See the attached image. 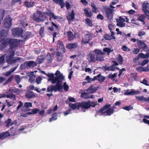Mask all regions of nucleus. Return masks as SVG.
Wrapping results in <instances>:
<instances>
[{
  "mask_svg": "<svg viewBox=\"0 0 149 149\" xmlns=\"http://www.w3.org/2000/svg\"><path fill=\"white\" fill-rule=\"evenodd\" d=\"M20 41L19 40L10 38H1L0 39V49L2 50L8 45L10 49L15 48L19 45Z\"/></svg>",
  "mask_w": 149,
  "mask_h": 149,
  "instance_id": "1",
  "label": "nucleus"
},
{
  "mask_svg": "<svg viewBox=\"0 0 149 149\" xmlns=\"http://www.w3.org/2000/svg\"><path fill=\"white\" fill-rule=\"evenodd\" d=\"M62 83V81H58L56 82V85L49 86L47 88V92H49L54 91L55 92H56L58 91L60 92H62L63 86Z\"/></svg>",
  "mask_w": 149,
  "mask_h": 149,
  "instance_id": "2",
  "label": "nucleus"
},
{
  "mask_svg": "<svg viewBox=\"0 0 149 149\" xmlns=\"http://www.w3.org/2000/svg\"><path fill=\"white\" fill-rule=\"evenodd\" d=\"M15 51L12 50L10 52V54L8 56H7L6 57V61L8 63L10 64H13L15 63L17 61L19 60L20 58L19 57H17V59L14 58L15 55Z\"/></svg>",
  "mask_w": 149,
  "mask_h": 149,
  "instance_id": "3",
  "label": "nucleus"
},
{
  "mask_svg": "<svg viewBox=\"0 0 149 149\" xmlns=\"http://www.w3.org/2000/svg\"><path fill=\"white\" fill-rule=\"evenodd\" d=\"M47 77H49V80L50 81L52 84H55L58 81H62L64 79V77L63 75L60 74L57 76L54 77L53 74H47Z\"/></svg>",
  "mask_w": 149,
  "mask_h": 149,
  "instance_id": "4",
  "label": "nucleus"
},
{
  "mask_svg": "<svg viewBox=\"0 0 149 149\" xmlns=\"http://www.w3.org/2000/svg\"><path fill=\"white\" fill-rule=\"evenodd\" d=\"M107 19L109 21H111L113 17V12L114 10L111 9L108 6H105L103 7Z\"/></svg>",
  "mask_w": 149,
  "mask_h": 149,
  "instance_id": "5",
  "label": "nucleus"
},
{
  "mask_svg": "<svg viewBox=\"0 0 149 149\" xmlns=\"http://www.w3.org/2000/svg\"><path fill=\"white\" fill-rule=\"evenodd\" d=\"M12 35L14 37H21L23 34V29L20 27H17L12 30Z\"/></svg>",
  "mask_w": 149,
  "mask_h": 149,
  "instance_id": "6",
  "label": "nucleus"
},
{
  "mask_svg": "<svg viewBox=\"0 0 149 149\" xmlns=\"http://www.w3.org/2000/svg\"><path fill=\"white\" fill-rule=\"evenodd\" d=\"M56 45L57 51L61 52L63 53H64L65 52L66 50L64 44L60 40H58Z\"/></svg>",
  "mask_w": 149,
  "mask_h": 149,
  "instance_id": "7",
  "label": "nucleus"
},
{
  "mask_svg": "<svg viewBox=\"0 0 149 149\" xmlns=\"http://www.w3.org/2000/svg\"><path fill=\"white\" fill-rule=\"evenodd\" d=\"M12 19L9 16H7L3 20V26L6 28L8 29L12 25Z\"/></svg>",
  "mask_w": 149,
  "mask_h": 149,
  "instance_id": "8",
  "label": "nucleus"
},
{
  "mask_svg": "<svg viewBox=\"0 0 149 149\" xmlns=\"http://www.w3.org/2000/svg\"><path fill=\"white\" fill-rule=\"evenodd\" d=\"M78 107L82 109H87L91 107L89 102L83 101L78 103Z\"/></svg>",
  "mask_w": 149,
  "mask_h": 149,
  "instance_id": "9",
  "label": "nucleus"
},
{
  "mask_svg": "<svg viewBox=\"0 0 149 149\" xmlns=\"http://www.w3.org/2000/svg\"><path fill=\"white\" fill-rule=\"evenodd\" d=\"M149 3L147 1H145L143 2L142 5V11L145 14H146L147 13L149 14V10H148V9L149 8Z\"/></svg>",
  "mask_w": 149,
  "mask_h": 149,
  "instance_id": "10",
  "label": "nucleus"
},
{
  "mask_svg": "<svg viewBox=\"0 0 149 149\" xmlns=\"http://www.w3.org/2000/svg\"><path fill=\"white\" fill-rule=\"evenodd\" d=\"M91 38V36L90 34H86L85 35L84 38L82 39L81 43L84 44L89 43Z\"/></svg>",
  "mask_w": 149,
  "mask_h": 149,
  "instance_id": "11",
  "label": "nucleus"
},
{
  "mask_svg": "<svg viewBox=\"0 0 149 149\" xmlns=\"http://www.w3.org/2000/svg\"><path fill=\"white\" fill-rule=\"evenodd\" d=\"M115 34V33L114 32H112L111 33V35L110 34H106L104 35L103 37L104 39L107 40H115L116 37L114 36Z\"/></svg>",
  "mask_w": 149,
  "mask_h": 149,
  "instance_id": "12",
  "label": "nucleus"
},
{
  "mask_svg": "<svg viewBox=\"0 0 149 149\" xmlns=\"http://www.w3.org/2000/svg\"><path fill=\"white\" fill-rule=\"evenodd\" d=\"M106 79L105 77L103 76L100 74H99L96 76H94L93 78V80H98L100 83H102Z\"/></svg>",
  "mask_w": 149,
  "mask_h": 149,
  "instance_id": "13",
  "label": "nucleus"
},
{
  "mask_svg": "<svg viewBox=\"0 0 149 149\" xmlns=\"http://www.w3.org/2000/svg\"><path fill=\"white\" fill-rule=\"evenodd\" d=\"M78 45L77 42L74 43H70L67 44L66 46V48L69 49H74L77 48Z\"/></svg>",
  "mask_w": 149,
  "mask_h": 149,
  "instance_id": "14",
  "label": "nucleus"
},
{
  "mask_svg": "<svg viewBox=\"0 0 149 149\" xmlns=\"http://www.w3.org/2000/svg\"><path fill=\"white\" fill-rule=\"evenodd\" d=\"M84 13L85 16L87 17L91 18L93 16V14L91 9L87 7L84 9Z\"/></svg>",
  "mask_w": 149,
  "mask_h": 149,
  "instance_id": "15",
  "label": "nucleus"
},
{
  "mask_svg": "<svg viewBox=\"0 0 149 149\" xmlns=\"http://www.w3.org/2000/svg\"><path fill=\"white\" fill-rule=\"evenodd\" d=\"M39 13L40 16L39 22H43L46 19L47 16L46 15H47V11L44 12L39 11Z\"/></svg>",
  "mask_w": 149,
  "mask_h": 149,
  "instance_id": "16",
  "label": "nucleus"
},
{
  "mask_svg": "<svg viewBox=\"0 0 149 149\" xmlns=\"http://www.w3.org/2000/svg\"><path fill=\"white\" fill-rule=\"evenodd\" d=\"M47 15L49 16V20L52 21V19L53 18L54 19H58V16H56L49 9L47 11Z\"/></svg>",
  "mask_w": 149,
  "mask_h": 149,
  "instance_id": "17",
  "label": "nucleus"
},
{
  "mask_svg": "<svg viewBox=\"0 0 149 149\" xmlns=\"http://www.w3.org/2000/svg\"><path fill=\"white\" fill-rule=\"evenodd\" d=\"M67 33L68 40L69 41H71L76 38L75 34L74 35L73 33L71 31H68Z\"/></svg>",
  "mask_w": 149,
  "mask_h": 149,
  "instance_id": "18",
  "label": "nucleus"
},
{
  "mask_svg": "<svg viewBox=\"0 0 149 149\" xmlns=\"http://www.w3.org/2000/svg\"><path fill=\"white\" fill-rule=\"evenodd\" d=\"M97 89V87H94V85H92L86 90V91L88 93H93L96 91Z\"/></svg>",
  "mask_w": 149,
  "mask_h": 149,
  "instance_id": "19",
  "label": "nucleus"
},
{
  "mask_svg": "<svg viewBox=\"0 0 149 149\" xmlns=\"http://www.w3.org/2000/svg\"><path fill=\"white\" fill-rule=\"evenodd\" d=\"M5 123L6 124V126L7 127H9L10 126H11L13 124H17V122L15 120H14L12 122V120L11 118H8L6 120Z\"/></svg>",
  "mask_w": 149,
  "mask_h": 149,
  "instance_id": "20",
  "label": "nucleus"
},
{
  "mask_svg": "<svg viewBox=\"0 0 149 149\" xmlns=\"http://www.w3.org/2000/svg\"><path fill=\"white\" fill-rule=\"evenodd\" d=\"M114 111H113L109 108L105 111L101 113V115L102 116L105 115L110 116L113 113Z\"/></svg>",
  "mask_w": 149,
  "mask_h": 149,
  "instance_id": "21",
  "label": "nucleus"
},
{
  "mask_svg": "<svg viewBox=\"0 0 149 149\" xmlns=\"http://www.w3.org/2000/svg\"><path fill=\"white\" fill-rule=\"evenodd\" d=\"M63 53L61 52L58 51H57L56 52V58L57 61L58 62H60L62 61L63 56Z\"/></svg>",
  "mask_w": 149,
  "mask_h": 149,
  "instance_id": "22",
  "label": "nucleus"
},
{
  "mask_svg": "<svg viewBox=\"0 0 149 149\" xmlns=\"http://www.w3.org/2000/svg\"><path fill=\"white\" fill-rule=\"evenodd\" d=\"M25 96L28 99H30L33 97H36L34 93L32 91H28L25 94Z\"/></svg>",
  "mask_w": 149,
  "mask_h": 149,
  "instance_id": "23",
  "label": "nucleus"
},
{
  "mask_svg": "<svg viewBox=\"0 0 149 149\" xmlns=\"http://www.w3.org/2000/svg\"><path fill=\"white\" fill-rule=\"evenodd\" d=\"M137 43L138 46L140 48H143V49H145L147 47L146 44L141 40H138Z\"/></svg>",
  "mask_w": 149,
  "mask_h": 149,
  "instance_id": "24",
  "label": "nucleus"
},
{
  "mask_svg": "<svg viewBox=\"0 0 149 149\" xmlns=\"http://www.w3.org/2000/svg\"><path fill=\"white\" fill-rule=\"evenodd\" d=\"M88 59L89 62H95L96 61L95 55L91 53L89 54Z\"/></svg>",
  "mask_w": 149,
  "mask_h": 149,
  "instance_id": "25",
  "label": "nucleus"
},
{
  "mask_svg": "<svg viewBox=\"0 0 149 149\" xmlns=\"http://www.w3.org/2000/svg\"><path fill=\"white\" fill-rule=\"evenodd\" d=\"M146 18V16L145 15L143 14L139 16L137 18V20L139 21L142 22L143 24H146V22L145 20Z\"/></svg>",
  "mask_w": 149,
  "mask_h": 149,
  "instance_id": "26",
  "label": "nucleus"
},
{
  "mask_svg": "<svg viewBox=\"0 0 149 149\" xmlns=\"http://www.w3.org/2000/svg\"><path fill=\"white\" fill-rule=\"evenodd\" d=\"M10 135V134L8 131L1 133L0 134V140H3L6 137L9 136Z\"/></svg>",
  "mask_w": 149,
  "mask_h": 149,
  "instance_id": "27",
  "label": "nucleus"
},
{
  "mask_svg": "<svg viewBox=\"0 0 149 149\" xmlns=\"http://www.w3.org/2000/svg\"><path fill=\"white\" fill-rule=\"evenodd\" d=\"M35 3V2L34 1H24V5L27 8H31L32 7Z\"/></svg>",
  "mask_w": 149,
  "mask_h": 149,
  "instance_id": "28",
  "label": "nucleus"
},
{
  "mask_svg": "<svg viewBox=\"0 0 149 149\" xmlns=\"http://www.w3.org/2000/svg\"><path fill=\"white\" fill-rule=\"evenodd\" d=\"M38 11H37L36 13H34L33 15V19L36 22H39L40 16Z\"/></svg>",
  "mask_w": 149,
  "mask_h": 149,
  "instance_id": "29",
  "label": "nucleus"
},
{
  "mask_svg": "<svg viewBox=\"0 0 149 149\" xmlns=\"http://www.w3.org/2000/svg\"><path fill=\"white\" fill-rule=\"evenodd\" d=\"M53 1L56 4L60 5L61 8H63L65 6V3L64 2V0H53Z\"/></svg>",
  "mask_w": 149,
  "mask_h": 149,
  "instance_id": "30",
  "label": "nucleus"
},
{
  "mask_svg": "<svg viewBox=\"0 0 149 149\" xmlns=\"http://www.w3.org/2000/svg\"><path fill=\"white\" fill-rule=\"evenodd\" d=\"M53 59V57L51 54L48 53L47 55L46 61L47 63H50L52 62Z\"/></svg>",
  "mask_w": 149,
  "mask_h": 149,
  "instance_id": "31",
  "label": "nucleus"
},
{
  "mask_svg": "<svg viewBox=\"0 0 149 149\" xmlns=\"http://www.w3.org/2000/svg\"><path fill=\"white\" fill-rule=\"evenodd\" d=\"M31 35V33L30 32H27L24 33L23 35H22L21 37L23 38L22 41H25L26 39L29 38Z\"/></svg>",
  "mask_w": 149,
  "mask_h": 149,
  "instance_id": "32",
  "label": "nucleus"
},
{
  "mask_svg": "<svg viewBox=\"0 0 149 149\" xmlns=\"http://www.w3.org/2000/svg\"><path fill=\"white\" fill-rule=\"evenodd\" d=\"M27 63L28 68H33L37 65L36 63L32 61H27Z\"/></svg>",
  "mask_w": 149,
  "mask_h": 149,
  "instance_id": "33",
  "label": "nucleus"
},
{
  "mask_svg": "<svg viewBox=\"0 0 149 149\" xmlns=\"http://www.w3.org/2000/svg\"><path fill=\"white\" fill-rule=\"evenodd\" d=\"M136 99L139 101H142L144 102L149 101V97H148L147 98H146L143 96H136Z\"/></svg>",
  "mask_w": 149,
  "mask_h": 149,
  "instance_id": "34",
  "label": "nucleus"
},
{
  "mask_svg": "<svg viewBox=\"0 0 149 149\" xmlns=\"http://www.w3.org/2000/svg\"><path fill=\"white\" fill-rule=\"evenodd\" d=\"M75 13L73 10H72L71 13L67 17L68 20H72L74 18Z\"/></svg>",
  "mask_w": 149,
  "mask_h": 149,
  "instance_id": "35",
  "label": "nucleus"
},
{
  "mask_svg": "<svg viewBox=\"0 0 149 149\" xmlns=\"http://www.w3.org/2000/svg\"><path fill=\"white\" fill-rule=\"evenodd\" d=\"M57 113H53L52 115V117L49 119V122H51L52 121L57 119Z\"/></svg>",
  "mask_w": 149,
  "mask_h": 149,
  "instance_id": "36",
  "label": "nucleus"
},
{
  "mask_svg": "<svg viewBox=\"0 0 149 149\" xmlns=\"http://www.w3.org/2000/svg\"><path fill=\"white\" fill-rule=\"evenodd\" d=\"M45 58L43 57V55H40L37 58V61L38 62V63L40 64L43 62L45 60Z\"/></svg>",
  "mask_w": 149,
  "mask_h": 149,
  "instance_id": "37",
  "label": "nucleus"
},
{
  "mask_svg": "<svg viewBox=\"0 0 149 149\" xmlns=\"http://www.w3.org/2000/svg\"><path fill=\"white\" fill-rule=\"evenodd\" d=\"M5 10L3 9L0 10V25L1 23V22L2 20L4 17Z\"/></svg>",
  "mask_w": 149,
  "mask_h": 149,
  "instance_id": "38",
  "label": "nucleus"
},
{
  "mask_svg": "<svg viewBox=\"0 0 149 149\" xmlns=\"http://www.w3.org/2000/svg\"><path fill=\"white\" fill-rule=\"evenodd\" d=\"M27 61L25 62L24 63L22 64L20 66V68L22 70H24L26 68L28 69Z\"/></svg>",
  "mask_w": 149,
  "mask_h": 149,
  "instance_id": "39",
  "label": "nucleus"
},
{
  "mask_svg": "<svg viewBox=\"0 0 149 149\" xmlns=\"http://www.w3.org/2000/svg\"><path fill=\"white\" fill-rule=\"evenodd\" d=\"M116 22H117L116 26L120 27H124L125 26V23L124 22H119L118 21V19L116 20Z\"/></svg>",
  "mask_w": 149,
  "mask_h": 149,
  "instance_id": "40",
  "label": "nucleus"
},
{
  "mask_svg": "<svg viewBox=\"0 0 149 149\" xmlns=\"http://www.w3.org/2000/svg\"><path fill=\"white\" fill-rule=\"evenodd\" d=\"M40 35L43 37L45 35V29L44 27H41L39 31Z\"/></svg>",
  "mask_w": 149,
  "mask_h": 149,
  "instance_id": "41",
  "label": "nucleus"
},
{
  "mask_svg": "<svg viewBox=\"0 0 149 149\" xmlns=\"http://www.w3.org/2000/svg\"><path fill=\"white\" fill-rule=\"evenodd\" d=\"M103 55H96V61H102L104 60Z\"/></svg>",
  "mask_w": 149,
  "mask_h": 149,
  "instance_id": "42",
  "label": "nucleus"
},
{
  "mask_svg": "<svg viewBox=\"0 0 149 149\" xmlns=\"http://www.w3.org/2000/svg\"><path fill=\"white\" fill-rule=\"evenodd\" d=\"M117 73H115L113 74H110L108 75V78L111 79L112 80L114 81L115 78L116 77Z\"/></svg>",
  "mask_w": 149,
  "mask_h": 149,
  "instance_id": "43",
  "label": "nucleus"
},
{
  "mask_svg": "<svg viewBox=\"0 0 149 149\" xmlns=\"http://www.w3.org/2000/svg\"><path fill=\"white\" fill-rule=\"evenodd\" d=\"M69 106L71 107L73 109H75L77 108L79 109V108L78 106V104H73L71 103H70L69 104Z\"/></svg>",
  "mask_w": 149,
  "mask_h": 149,
  "instance_id": "44",
  "label": "nucleus"
},
{
  "mask_svg": "<svg viewBox=\"0 0 149 149\" xmlns=\"http://www.w3.org/2000/svg\"><path fill=\"white\" fill-rule=\"evenodd\" d=\"M81 96L85 99L92 98L93 97V95H92L91 97H90L88 95L87 93L85 92L82 93Z\"/></svg>",
  "mask_w": 149,
  "mask_h": 149,
  "instance_id": "45",
  "label": "nucleus"
},
{
  "mask_svg": "<svg viewBox=\"0 0 149 149\" xmlns=\"http://www.w3.org/2000/svg\"><path fill=\"white\" fill-rule=\"evenodd\" d=\"M85 22L88 26L91 27H92L93 26L92 21L89 18H87L86 19H85Z\"/></svg>",
  "mask_w": 149,
  "mask_h": 149,
  "instance_id": "46",
  "label": "nucleus"
},
{
  "mask_svg": "<svg viewBox=\"0 0 149 149\" xmlns=\"http://www.w3.org/2000/svg\"><path fill=\"white\" fill-rule=\"evenodd\" d=\"M94 52L96 55H103L104 52L101 50L99 49H95L94 50Z\"/></svg>",
  "mask_w": 149,
  "mask_h": 149,
  "instance_id": "47",
  "label": "nucleus"
},
{
  "mask_svg": "<svg viewBox=\"0 0 149 149\" xmlns=\"http://www.w3.org/2000/svg\"><path fill=\"white\" fill-rule=\"evenodd\" d=\"M139 91H131L130 92H127L126 93V94L127 95H135L136 94H139Z\"/></svg>",
  "mask_w": 149,
  "mask_h": 149,
  "instance_id": "48",
  "label": "nucleus"
},
{
  "mask_svg": "<svg viewBox=\"0 0 149 149\" xmlns=\"http://www.w3.org/2000/svg\"><path fill=\"white\" fill-rule=\"evenodd\" d=\"M138 56L139 58H148V56L147 55V54H144L141 53L139 54Z\"/></svg>",
  "mask_w": 149,
  "mask_h": 149,
  "instance_id": "49",
  "label": "nucleus"
},
{
  "mask_svg": "<svg viewBox=\"0 0 149 149\" xmlns=\"http://www.w3.org/2000/svg\"><path fill=\"white\" fill-rule=\"evenodd\" d=\"M36 76L33 75L29 77V81L30 82L32 83H33L35 82Z\"/></svg>",
  "mask_w": 149,
  "mask_h": 149,
  "instance_id": "50",
  "label": "nucleus"
},
{
  "mask_svg": "<svg viewBox=\"0 0 149 149\" xmlns=\"http://www.w3.org/2000/svg\"><path fill=\"white\" fill-rule=\"evenodd\" d=\"M5 54H3L0 57V65H1L5 62Z\"/></svg>",
  "mask_w": 149,
  "mask_h": 149,
  "instance_id": "51",
  "label": "nucleus"
},
{
  "mask_svg": "<svg viewBox=\"0 0 149 149\" xmlns=\"http://www.w3.org/2000/svg\"><path fill=\"white\" fill-rule=\"evenodd\" d=\"M108 27L109 29L110 30L111 33L112 32H114L113 31L114 29L115 26L114 25H113L112 24H109L108 26Z\"/></svg>",
  "mask_w": 149,
  "mask_h": 149,
  "instance_id": "52",
  "label": "nucleus"
},
{
  "mask_svg": "<svg viewBox=\"0 0 149 149\" xmlns=\"http://www.w3.org/2000/svg\"><path fill=\"white\" fill-rule=\"evenodd\" d=\"M133 108V107L131 105L127 106H125L122 108L123 109L128 111L132 110Z\"/></svg>",
  "mask_w": 149,
  "mask_h": 149,
  "instance_id": "53",
  "label": "nucleus"
},
{
  "mask_svg": "<svg viewBox=\"0 0 149 149\" xmlns=\"http://www.w3.org/2000/svg\"><path fill=\"white\" fill-rule=\"evenodd\" d=\"M29 88L31 90H35L38 93H40V91L38 90V89L35 87L33 85L30 86H29Z\"/></svg>",
  "mask_w": 149,
  "mask_h": 149,
  "instance_id": "54",
  "label": "nucleus"
},
{
  "mask_svg": "<svg viewBox=\"0 0 149 149\" xmlns=\"http://www.w3.org/2000/svg\"><path fill=\"white\" fill-rule=\"evenodd\" d=\"M123 61L122 56L120 54H118V62L120 64H122Z\"/></svg>",
  "mask_w": 149,
  "mask_h": 149,
  "instance_id": "55",
  "label": "nucleus"
},
{
  "mask_svg": "<svg viewBox=\"0 0 149 149\" xmlns=\"http://www.w3.org/2000/svg\"><path fill=\"white\" fill-rule=\"evenodd\" d=\"M31 110V109L29 108H26V107H23L21 109V111L22 112H27Z\"/></svg>",
  "mask_w": 149,
  "mask_h": 149,
  "instance_id": "56",
  "label": "nucleus"
},
{
  "mask_svg": "<svg viewBox=\"0 0 149 149\" xmlns=\"http://www.w3.org/2000/svg\"><path fill=\"white\" fill-rule=\"evenodd\" d=\"M23 107H26V108L32 107V103L31 102H26L24 103Z\"/></svg>",
  "mask_w": 149,
  "mask_h": 149,
  "instance_id": "57",
  "label": "nucleus"
},
{
  "mask_svg": "<svg viewBox=\"0 0 149 149\" xmlns=\"http://www.w3.org/2000/svg\"><path fill=\"white\" fill-rule=\"evenodd\" d=\"M136 70L139 72H141L142 71H147L144 69L142 67L140 66L137 68Z\"/></svg>",
  "mask_w": 149,
  "mask_h": 149,
  "instance_id": "58",
  "label": "nucleus"
},
{
  "mask_svg": "<svg viewBox=\"0 0 149 149\" xmlns=\"http://www.w3.org/2000/svg\"><path fill=\"white\" fill-rule=\"evenodd\" d=\"M86 80L87 81V82L88 83H91L93 81H95L93 80V78L92 79V78H90L89 76H87L86 77Z\"/></svg>",
  "mask_w": 149,
  "mask_h": 149,
  "instance_id": "59",
  "label": "nucleus"
},
{
  "mask_svg": "<svg viewBox=\"0 0 149 149\" xmlns=\"http://www.w3.org/2000/svg\"><path fill=\"white\" fill-rule=\"evenodd\" d=\"M16 81L17 84H19L20 81V79L19 75H16L15 77Z\"/></svg>",
  "mask_w": 149,
  "mask_h": 149,
  "instance_id": "60",
  "label": "nucleus"
},
{
  "mask_svg": "<svg viewBox=\"0 0 149 149\" xmlns=\"http://www.w3.org/2000/svg\"><path fill=\"white\" fill-rule=\"evenodd\" d=\"M122 50L124 51H129L130 50V49H129L126 45L123 46L121 48Z\"/></svg>",
  "mask_w": 149,
  "mask_h": 149,
  "instance_id": "61",
  "label": "nucleus"
},
{
  "mask_svg": "<svg viewBox=\"0 0 149 149\" xmlns=\"http://www.w3.org/2000/svg\"><path fill=\"white\" fill-rule=\"evenodd\" d=\"M31 110L33 114L36 113L40 111V109L36 108H34L32 109H31Z\"/></svg>",
  "mask_w": 149,
  "mask_h": 149,
  "instance_id": "62",
  "label": "nucleus"
},
{
  "mask_svg": "<svg viewBox=\"0 0 149 149\" xmlns=\"http://www.w3.org/2000/svg\"><path fill=\"white\" fill-rule=\"evenodd\" d=\"M63 87L65 91H68L69 89V86L68 85L66 84V82L64 83L63 85Z\"/></svg>",
  "mask_w": 149,
  "mask_h": 149,
  "instance_id": "63",
  "label": "nucleus"
},
{
  "mask_svg": "<svg viewBox=\"0 0 149 149\" xmlns=\"http://www.w3.org/2000/svg\"><path fill=\"white\" fill-rule=\"evenodd\" d=\"M42 80V78L40 77H38L36 79V82L38 84H40Z\"/></svg>",
  "mask_w": 149,
  "mask_h": 149,
  "instance_id": "64",
  "label": "nucleus"
}]
</instances>
